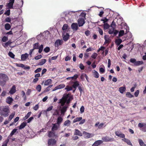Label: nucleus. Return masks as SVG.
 <instances>
[{
    "label": "nucleus",
    "instance_id": "obj_1",
    "mask_svg": "<svg viewBox=\"0 0 146 146\" xmlns=\"http://www.w3.org/2000/svg\"><path fill=\"white\" fill-rule=\"evenodd\" d=\"M9 112L8 106H5L0 108V114L1 116L6 117L9 115Z\"/></svg>",
    "mask_w": 146,
    "mask_h": 146
},
{
    "label": "nucleus",
    "instance_id": "obj_2",
    "mask_svg": "<svg viewBox=\"0 0 146 146\" xmlns=\"http://www.w3.org/2000/svg\"><path fill=\"white\" fill-rule=\"evenodd\" d=\"M9 80L8 77L4 74H0V85L4 86L6 82Z\"/></svg>",
    "mask_w": 146,
    "mask_h": 146
},
{
    "label": "nucleus",
    "instance_id": "obj_3",
    "mask_svg": "<svg viewBox=\"0 0 146 146\" xmlns=\"http://www.w3.org/2000/svg\"><path fill=\"white\" fill-rule=\"evenodd\" d=\"M129 37L130 42L128 43V46L129 48H128V51L130 50L131 51L132 50L134 47L133 43L132 42V41L133 40V38H132V35L131 33L128 31V38Z\"/></svg>",
    "mask_w": 146,
    "mask_h": 146
},
{
    "label": "nucleus",
    "instance_id": "obj_4",
    "mask_svg": "<svg viewBox=\"0 0 146 146\" xmlns=\"http://www.w3.org/2000/svg\"><path fill=\"white\" fill-rule=\"evenodd\" d=\"M69 97L68 94L64 95L62 98L60 100L58 103H61V105L62 106H63Z\"/></svg>",
    "mask_w": 146,
    "mask_h": 146
},
{
    "label": "nucleus",
    "instance_id": "obj_5",
    "mask_svg": "<svg viewBox=\"0 0 146 146\" xmlns=\"http://www.w3.org/2000/svg\"><path fill=\"white\" fill-rule=\"evenodd\" d=\"M80 11H72L70 12L66 15V17H68V19H71L75 15H76L77 14H78V13Z\"/></svg>",
    "mask_w": 146,
    "mask_h": 146
},
{
    "label": "nucleus",
    "instance_id": "obj_6",
    "mask_svg": "<svg viewBox=\"0 0 146 146\" xmlns=\"http://www.w3.org/2000/svg\"><path fill=\"white\" fill-rule=\"evenodd\" d=\"M85 21L84 18H79L78 20V23L79 27H82L85 23Z\"/></svg>",
    "mask_w": 146,
    "mask_h": 146
},
{
    "label": "nucleus",
    "instance_id": "obj_7",
    "mask_svg": "<svg viewBox=\"0 0 146 146\" xmlns=\"http://www.w3.org/2000/svg\"><path fill=\"white\" fill-rule=\"evenodd\" d=\"M60 125L56 123H53L52 127V131H53L57 130L59 127Z\"/></svg>",
    "mask_w": 146,
    "mask_h": 146
},
{
    "label": "nucleus",
    "instance_id": "obj_8",
    "mask_svg": "<svg viewBox=\"0 0 146 146\" xmlns=\"http://www.w3.org/2000/svg\"><path fill=\"white\" fill-rule=\"evenodd\" d=\"M62 36L63 40L66 41L68 39L69 37V35L68 33H62Z\"/></svg>",
    "mask_w": 146,
    "mask_h": 146
},
{
    "label": "nucleus",
    "instance_id": "obj_9",
    "mask_svg": "<svg viewBox=\"0 0 146 146\" xmlns=\"http://www.w3.org/2000/svg\"><path fill=\"white\" fill-rule=\"evenodd\" d=\"M15 0H9V2L7 3V6L9 9H13V5L14 3Z\"/></svg>",
    "mask_w": 146,
    "mask_h": 146
},
{
    "label": "nucleus",
    "instance_id": "obj_10",
    "mask_svg": "<svg viewBox=\"0 0 146 146\" xmlns=\"http://www.w3.org/2000/svg\"><path fill=\"white\" fill-rule=\"evenodd\" d=\"M62 29L63 31L62 33H68V25L67 24H64Z\"/></svg>",
    "mask_w": 146,
    "mask_h": 146
},
{
    "label": "nucleus",
    "instance_id": "obj_11",
    "mask_svg": "<svg viewBox=\"0 0 146 146\" xmlns=\"http://www.w3.org/2000/svg\"><path fill=\"white\" fill-rule=\"evenodd\" d=\"M62 40L58 39L56 40L55 43V46L56 47H58L62 44Z\"/></svg>",
    "mask_w": 146,
    "mask_h": 146
},
{
    "label": "nucleus",
    "instance_id": "obj_12",
    "mask_svg": "<svg viewBox=\"0 0 146 146\" xmlns=\"http://www.w3.org/2000/svg\"><path fill=\"white\" fill-rule=\"evenodd\" d=\"M113 139L110 138L106 136L105 137H103L102 139L105 142H108L109 141H113Z\"/></svg>",
    "mask_w": 146,
    "mask_h": 146
},
{
    "label": "nucleus",
    "instance_id": "obj_13",
    "mask_svg": "<svg viewBox=\"0 0 146 146\" xmlns=\"http://www.w3.org/2000/svg\"><path fill=\"white\" fill-rule=\"evenodd\" d=\"M72 29L74 31H77L78 28V25L76 23H73L71 25Z\"/></svg>",
    "mask_w": 146,
    "mask_h": 146
},
{
    "label": "nucleus",
    "instance_id": "obj_14",
    "mask_svg": "<svg viewBox=\"0 0 146 146\" xmlns=\"http://www.w3.org/2000/svg\"><path fill=\"white\" fill-rule=\"evenodd\" d=\"M115 134L116 135L121 138H123L125 137L124 134L118 131H116L115 132Z\"/></svg>",
    "mask_w": 146,
    "mask_h": 146
},
{
    "label": "nucleus",
    "instance_id": "obj_15",
    "mask_svg": "<svg viewBox=\"0 0 146 146\" xmlns=\"http://www.w3.org/2000/svg\"><path fill=\"white\" fill-rule=\"evenodd\" d=\"M56 142V141L55 139H49L48 141V143L49 146H50L51 145H54Z\"/></svg>",
    "mask_w": 146,
    "mask_h": 146
},
{
    "label": "nucleus",
    "instance_id": "obj_16",
    "mask_svg": "<svg viewBox=\"0 0 146 146\" xmlns=\"http://www.w3.org/2000/svg\"><path fill=\"white\" fill-rule=\"evenodd\" d=\"M29 54L27 53L21 55V59L22 60L24 61L28 57Z\"/></svg>",
    "mask_w": 146,
    "mask_h": 146
},
{
    "label": "nucleus",
    "instance_id": "obj_17",
    "mask_svg": "<svg viewBox=\"0 0 146 146\" xmlns=\"http://www.w3.org/2000/svg\"><path fill=\"white\" fill-rule=\"evenodd\" d=\"M103 142L102 140H98L96 141L92 145V146H98Z\"/></svg>",
    "mask_w": 146,
    "mask_h": 146
},
{
    "label": "nucleus",
    "instance_id": "obj_18",
    "mask_svg": "<svg viewBox=\"0 0 146 146\" xmlns=\"http://www.w3.org/2000/svg\"><path fill=\"white\" fill-rule=\"evenodd\" d=\"M16 91V87L15 86H13L9 92L10 94H12L15 93Z\"/></svg>",
    "mask_w": 146,
    "mask_h": 146
},
{
    "label": "nucleus",
    "instance_id": "obj_19",
    "mask_svg": "<svg viewBox=\"0 0 146 146\" xmlns=\"http://www.w3.org/2000/svg\"><path fill=\"white\" fill-rule=\"evenodd\" d=\"M104 124L103 123H101L99 124V123L98 122L95 124V126L97 127L98 126V128L99 129H102L104 126Z\"/></svg>",
    "mask_w": 146,
    "mask_h": 146
},
{
    "label": "nucleus",
    "instance_id": "obj_20",
    "mask_svg": "<svg viewBox=\"0 0 146 146\" xmlns=\"http://www.w3.org/2000/svg\"><path fill=\"white\" fill-rule=\"evenodd\" d=\"M74 135H79L80 136H82V133L77 129H76L75 130Z\"/></svg>",
    "mask_w": 146,
    "mask_h": 146
},
{
    "label": "nucleus",
    "instance_id": "obj_21",
    "mask_svg": "<svg viewBox=\"0 0 146 146\" xmlns=\"http://www.w3.org/2000/svg\"><path fill=\"white\" fill-rule=\"evenodd\" d=\"M13 99L10 97H8L6 99L7 103L9 104H11L12 103Z\"/></svg>",
    "mask_w": 146,
    "mask_h": 146
},
{
    "label": "nucleus",
    "instance_id": "obj_22",
    "mask_svg": "<svg viewBox=\"0 0 146 146\" xmlns=\"http://www.w3.org/2000/svg\"><path fill=\"white\" fill-rule=\"evenodd\" d=\"M62 118L61 117L59 116L57 118L56 123L60 125V124L62 122Z\"/></svg>",
    "mask_w": 146,
    "mask_h": 146
},
{
    "label": "nucleus",
    "instance_id": "obj_23",
    "mask_svg": "<svg viewBox=\"0 0 146 146\" xmlns=\"http://www.w3.org/2000/svg\"><path fill=\"white\" fill-rule=\"evenodd\" d=\"M117 23L119 25H121L122 26V25H123L122 19V18H120L118 19H117Z\"/></svg>",
    "mask_w": 146,
    "mask_h": 146
},
{
    "label": "nucleus",
    "instance_id": "obj_24",
    "mask_svg": "<svg viewBox=\"0 0 146 146\" xmlns=\"http://www.w3.org/2000/svg\"><path fill=\"white\" fill-rule=\"evenodd\" d=\"M84 134L85 135V137L87 138H89L92 137V135L91 134L88 133L86 132H84Z\"/></svg>",
    "mask_w": 146,
    "mask_h": 146
},
{
    "label": "nucleus",
    "instance_id": "obj_25",
    "mask_svg": "<svg viewBox=\"0 0 146 146\" xmlns=\"http://www.w3.org/2000/svg\"><path fill=\"white\" fill-rule=\"evenodd\" d=\"M78 77V75L77 74H75L72 77H68L66 78V79L67 80H70V79H74V80H76L77 78Z\"/></svg>",
    "mask_w": 146,
    "mask_h": 146
},
{
    "label": "nucleus",
    "instance_id": "obj_26",
    "mask_svg": "<svg viewBox=\"0 0 146 146\" xmlns=\"http://www.w3.org/2000/svg\"><path fill=\"white\" fill-rule=\"evenodd\" d=\"M67 107L65 106H64L60 110V112L61 115L63 116L66 110Z\"/></svg>",
    "mask_w": 146,
    "mask_h": 146
},
{
    "label": "nucleus",
    "instance_id": "obj_27",
    "mask_svg": "<svg viewBox=\"0 0 146 146\" xmlns=\"http://www.w3.org/2000/svg\"><path fill=\"white\" fill-rule=\"evenodd\" d=\"M82 119V117H76L74 119L73 121V123H74L80 121Z\"/></svg>",
    "mask_w": 146,
    "mask_h": 146
},
{
    "label": "nucleus",
    "instance_id": "obj_28",
    "mask_svg": "<svg viewBox=\"0 0 146 146\" xmlns=\"http://www.w3.org/2000/svg\"><path fill=\"white\" fill-rule=\"evenodd\" d=\"M17 129H14L11 131V133H10V134L9 135V136L8 137V138H9L10 137H11V136H13V135L16 132V131H17Z\"/></svg>",
    "mask_w": 146,
    "mask_h": 146
},
{
    "label": "nucleus",
    "instance_id": "obj_29",
    "mask_svg": "<svg viewBox=\"0 0 146 146\" xmlns=\"http://www.w3.org/2000/svg\"><path fill=\"white\" fill-rule=\"evenodd\" d=\"M52 82V80L50 79H49L45 81L44 83V85L46 86L48 85L51 84Z\"/></svg>",
    "mask_w": 146,
    "mask_h": 146
},
{
    "label": "nucleus",
    "instance_id": "obj_30",
    "mask_svg": "<svg viewBox=\"0 0 146 146\" xmlns=\"http://www.w3.org/2000/svg\"><path fill=\"white\" fill-rule=\"evenodd\" d=\"M27 125V123L25 122H23L19 126V128L20 129L23 128Z\"/></svg>",
    "mask_w": 146,
    "mask_h": 146
},
{
    "label": "nucleus",
    "instance_id": "obj_31",
    "mask_svg": "<svg viewBox=\"0 0 146 146\" xmlns=\"http://www.w3.org/2000/svg\"><path fill=\"white\" fill-rule=\"evenodd\" d=\"M138 141L141 146H146V145L144 143L142 139H139Z\"/></svg>",
    "mask_w": 146,
    "mask_h": 146
},
{
    "label": "nucleus",
    "instance_id": "obj_32",
    "mask_svg": "<svg viewBox=\"0 0 146 146\" xmlns=\"http://www.w3.org/2000/svg\"><path fill=\"white\" fill-rule=\"evenodd\" d=\"M39 48V43L38 42L36 43L33 45V49L34 50L35 49H38Z\"/></svg>",
    "mask_w": 146,
    "mask_h": 146
},
{
    "label": "nucleus",
    "instance_id": "obj_33",
    "mask_svg": "<svg viewBox=\"0 0 146 146\" xmlns=\"http://www.w3.org/2000/svg\"><path fill=\"white\" fill-rule=\"evenodd\" d=\"M71 122L69 120H67L65 121L64 123V125L65 126H69Z\"/></svg>",
    "mask_w": 146,
    "mask_h": 146
},
{
    "label": "nucleus",
    "instance_id": "obj_34",
    "mask_svg": "<svg viewBox=\"0 0 146 146\" xmlns=\"http://www.w3.org/2000/svg\"><path fill=\"white\" fill-rule=\"evenodd\" d=\"M143 61H136L134 65L136 66H139V65L142 64H143Z\"/></svg>",
    "mask_w": 146,
    "mask_h": 146
},
{
    "label": "nucleus",
    "instance_id": "obj_35",
    "mask_svg": "<svg viewBox=\"0 0 146 146\" xmlns=\"http://www.w3.org/2000/svg\"><path fill=\"white\" fill-rule=\"evenodd\" d=\"M125 88L123 87L119 88V91L121 93H123L125 91Z\"/></svg>",
    "mask_w": 146,
    "mask_h": 146
},
{
    "label": "nucleus",
    "instance_id": "obj_36",
    "mask_svg": "<svg viewBox=\"0 0 146 146\" xmlns=\"http://www.w3.org/2000/svg\"><path fill=\"white\" fill-rule=\"evenodd\" d=\"M11 27V26L10 24L9 23H6L5 25V29L6 30H9Z\"/></svg>",
    "mask_w": 146,
    "mask_h": 146
},
{
    "label": "nucleus",
    "instance_id": "obj_37",
    "mask_svg": "<svg viewBox=\"0 0 146 146\" xmlns=\"http://www.w3.org/2000/svg\"><path fill=\"white\" fill-rule=\"evenodd\" d=\"M79 85V84L78 82L77 81H76L72 85V87L76 89V87Z\"/></svg>",
    "mask_w": 146,
    "mask_h": 146
},
{
    "label": "nucleus",
    "instance_id": "obj_38",
    "mask_svg": "<svg viewBox=\"0 0 146 146\" xmlns=\"http://www.w3.org/2000/svg\"><path fill=\"white\" fill-rule=\"evenodd\" d=\"M122 41V40L121 39H118L115 40V43L117 45H119L121 42Z\"/></svg>",
    "mask_w": 146,
    "mask_h": 146
},
{
    "label": "nucleus",
    "instance_id": "obj_39",
    "mask_svg": "<svg viewBox=\"0 0 146 146\" xmlns=\"http://www.w3.org/2000/svg\"><path fill=\"white\" fill-rule=\"evenodd\" d=\"M110 26L107 23H105L104 25V30L108 29Z\"/></svg>",
    "mask_w": 146,
    "mask_h": 146
},
{
    "label": "nucleus",
    "instance_id": "obj_40",
    "mask_svg": "<svg viewBox=\"0 0 146 146\" xmlns=\"http://www.w3.org/2000/svg\"><path fill=\"white\" fill-rule=\"evenodd\" d=\"M115 29L113 28H111L108 31L109 33L110 34H113V33Z\"/></svg>",
    "mask_w": 146,
    "mask_h": 146
},
{
    "label": "nucleus",
    "instance_id": "obj_41",
    "mask_svg": "<svg viewBox=\"0 0 146 146\" xmlns=\"http://www.w3.org/2000/svg\"><path fill=\"white\" fill-rule=\"evenodd\" d=\"M93 74L94 76V77L96 78H98L99 77V74L98 72L95 70H94V72H93Z\"/></svg>",
    "mask_w": 146,
    "mask_h": 146
},
{
    "label": "nucleus",
    "instance_id": "obj_42",
    "mask_svg": "<svg viewBox=\"0 0 146 146\" xmlns=\"http://www.w3.org/2000/svg\"><path fill=\"white\" fill-rule=\"evenodd\" d=\"M15 115V113L13 112L10 115L9 118V121H10L14 117V115Z\"/></svg>",
    "mask_w": 146,
    "mask_h": 146
},
{
    "label": "nucleus",
    "instance_id": "obj_43",
    "mask_svg": "<svg viewBox=\"0 0 146 146\" xmlns=\"http://www.w3.org/2000/svg\"><path fill=\"white\" fill-rule=\"evenodd\" d=\"M31 112H29L26 115L24 118H23V119L24 120H25L27 119L28 118H29V116H30L31 114Z\"/></svg>",
    "mask_w": 146,
    "mask_h": 146
},
{
    "label": "nucleus",
    "instance_id": "obj_44",
    "mask_svg": "<svg viewBox=\"0 0 146 146\" xmlns=\"http://www.w3.org/2000/svg\"><path fill=\"white\" fill-rule=\"evenodd\" d=\"M116 25L114 21H113L110 25V27L111 28H115Z\"/></svg>",
    "mask_w": 146,
    "mask_h": 146
},
{
    "label": "nucleus",
    "instance_id": "obj_45",
    "mask_svg": "<svg viewBox=\"0 0 146 146\" xmlns=\"http://www.w3.org/2000/svg\"><path fill=\"white\" fill-rule=\"evenodd\" d=\"M11 42L10 41H8L7 42L3 44V45L6 48L8 46V45H10L11 44Z\"/></svg>",
    "mask_w": 146,
    "mask_h": 146
},
{
    "label": "nucleus",
    "instance_id": "obj_46",
    "mask_svg": "<svg viewBox=\"0 0 146 146\" xmlns=\"http://www.w3.org/2000/svg\"><path fill=\"white\" fill-rule=\"evenodd\" d=\"M21 95L22 97L23 98L24 100H26L27 98L26 96L25 95V93L23 91H22L21 92Z\"/></svg>",
    "mask_w": 146,
    "mask_h": 146
},
{
    "label": "nucleus",
    "instance_id": "obj_47",
    "mask_svg": "<svg viewBox=\"0 0 146 146\" xmlns=\"http://www.w3.org/2000/svg\"><path fill=\"white\" fill-rule=\"evenodd\" d=\"M46 61L45 59H43L41 60V61L39 63V64L40 65H42L45 63Z\"/></svg>",
    "mask_w": 146,
    "mask_h": 146
},
{
    "label": "nucleus",
    "instance_id": "obj_48",
    "mask_svg": "<svg viewBox=\"0 0 146 146\" xmlns=\"http://www.w3.org/2000/svg\"><path fill=\"white\" fill-rule=\"evenodd\" d=\"M124 34V30H121L119 31V37H121Z\"/></svg>",
    "mask_w": 146,
    "mask_h": 146
},
{
    "label": "nucleus",
    "instance_id": "obj_49",
    "mask_svg": "<svg viewBox=\"0 0 146 146\" xmlns=\"http://www.w3.org/2000/svg\"><path fill=\"white\" fill-rule=\"evenodd\" d=\"M98 54L94 52L92 54L91 57L92 58L95 59L96 58Z\"/></svg>",
    "mask_w": 146,
    "mask_h": 146
},
{
    "label": "nucleus",
    "instance_id": "obj_50",
    "mask_svg": "<svg viewBox=\"0 0 146 146\" xmlns=\"http://www.w3.org/2000/svg\"><path fill=\"white\" fill-rule=\"evenodd\" d=\"M36 90L39 92H40L41 89V87L40 85H38L36 87Z\"/></svg>",
    "mask_w": 146,
    "mask_h": 146
},
{
    "label": "nucleus",
    "instance_id": "obj_51",
    "mask_svg": "<svg viewBox=\"0 0 146 146\" xmlns=\"http://www.w3.org/2000/svg\"><path fill=\"white\" fill-rule=\"evenodd\" d=\"M57 86L58 88V89H59L64 88L65 86V85L64 84H61Z\"/></svg>",
    "mask_w": 146,
    "mask_h": 146
},
{
    "label": "nucleus",
    "instance_id": "obj_52",
    "mask_svg": "<svg viewBox=\"0 0 146 146\" xmlns=\"http://www.w3.org/2000/svg\"><path fill=\"white\" fill-rule=\"evenodd\" d=\"M65 89L68 92L72 90V87H69L68 86H67L65 88Z\"/></svg>",
    "mask_w": 146,
    "mask_h": 146
},
{
    "label": "nucleus",
    "instance_id": "obj_53",
    "mask_svg": "<svg viewBox=\"0 0 146 146\" xmlns=\"http://www.w3.org/2000/svg\"><path fill=\"white\" fill-rule=\"evenodd\" d=\"M86 15V14L85 13H82L80 14V16L82 17V18H84V20H85V16Z\"/></svg>",
    "mask_w": 146,
    "mask_h": 146
},
{
    "label": "nucleus",
    "instance_id": "obj_54",
    "mask_svg": "<svg viewBox=\"0 0 146 146\" xmlns=\"http://www.w3.org/2000/svg\"><path fill=\"white\" fill-rule=\"evenodd\" d=\"M8 38L7 37L4 36L2 38V40L3 42H5L8 40Z\"/></svg>",
    "mask_w": 146,
    "mask_h": 146
},
{
    "label": "nucleus",
    "instance_id": "obj_55",
    "mask_svg": "<svg viewBox=\"0 0 146 146\" xmlns=\"http://www.w3.org/2000/svg\"><path fill=\"white\" fill-rule=\"evenodd\" d=\"M127 58V56L125 54H123L122 56V58L123 59V60L126 62H127L126 61V60H127V59H126Z\"/></svg>",
    "mask_w": 146,
    "mask_h": 146
},
{
    "label": "nucleus",
    "instance_id": "obj_56",
    "mask_svg": "<svg viewBox=\"0 0 146 146\" xmlns=\"http://www.w3.org/2000/svg\"><path fill=\"white\" fill-rule=\"evenodd\" d=\"M98 29L99 34L101 35H103V30L99 27L98 28Z\"/></svg>",
    "mask_w": 146,
    "mask_h": 146
},
{
    "label": "nucleus",
    "instance_id": "obj_57",
    "mask_svg": "<svg viewBox=\"0 0 146 146\" xmlns=\"http://www.w3.org/2000/svg\"><path fill=\"white\" fill-rule=\"evenodd\" d=\"M84 107L83 106H82L81 107L80 110V113H83L84 111Z\"/></svg>",
    "mask_w": 146,
    "mask_h": 146
},
{
    "label": "nucleus",
    "instance_id": "obj_58",
    "mask_svg": "<svg viewBox=\"0 0 146 146\" xmlns=\"http://www.w3.org/2000/svg\"><path fill=\"white\" fill-rule=\"evenodd\" d=\"M42 57V55H40L35 56V58L36 60H38L40 59Z\"/></svg>",
    "mask_w": 146,
    "mask_h": 146
},
{
    "label": "nucleus",
    "instance_id": "obj_59",
    "mask_svg": "<svg viewBox=\"0 0 146 146\" xmlns=\"http://www.w3.org/2000/svg\"><path fill=\"white\" fill-rule=\"evenodd\" d=\"M44 50L46 52H48L50 51V48L48 47H46L44 49Z\"/></svg>",
    "mask_w": 146,
    "mask_h": 146
},
{
    "label": "nucleus",
    "instance_id": "obj_60",
    "mask_svg": "<svg viewBox=\"0 0 146 146\" xmlns=\"http://www.w3.org/2000/svg\"><path fill=\"white\" fill-rule=\"evenodd\" d=\"M100 71L102 73H104L105 72V68H100Z\"/></svg>",
    "mask_w": 146,
    "mask_h": 146
},
{
    "label": "nucleus",
    "instance_id": "obj_61",
    "mask_svg": "<svg viewBox=\"0 0 146 146\" xmlns=\"http://www.w3.org/2000/svg\"><path fill=\"white\" fill-rule=\"evenodd\" d=\"M10 10L9 9L7 10L5 13V14L9 16L10 15Z\"/></svg>",
    "mask_w": 146,
    "mask_h": 146
},
{
    "label": "nucleus",
    "instance_id": "obj_62",
    "mask_svg": "<svg viewBox=\"0 0 146 146\" xmlns=\"http://www.w3.org/2000/svg\"><path fill=\"white\" fill-rule=\"evenodd\" d=\"M6 93H7V92L3 90V92H2V93H1V96H3V97L6 94Z\"/></svg>",
    "mask_w": 146,
    "mask_h": 146
},
{
    "label": "nucleus",
    "instance_id": "obj_63",
    "mask_svg": "<svg viewBox=\"0 0 146 146\" xmlns=\"http://www.w3.org/2000/svg\"><path fill=\"white\" fill-rule=\"evenodd\" d=\"M79 67L81 70H84V66L81 63L80 64Z\"/></svg>",
    "mask_w": 146,
    "mask_h": 146
},
{
    "label": "nucleus",
    "instance_id": "obj_64",
    "mask_svg": "<svg viewBox=\"0 0 146 146\" xmlns=\"http://www.w3.org/2000/svg\"><path fill=\"white\" fill-rule=\"evenodd\" d=\"M139 90H137L136 91V92H135V93H134V95H135V96L136 97H137L138 96L139 94Z\"/></svg>",
    "mask_w": 146,
    "mask_h": 146
}]
</instances>
